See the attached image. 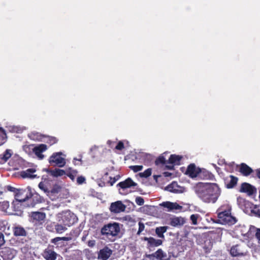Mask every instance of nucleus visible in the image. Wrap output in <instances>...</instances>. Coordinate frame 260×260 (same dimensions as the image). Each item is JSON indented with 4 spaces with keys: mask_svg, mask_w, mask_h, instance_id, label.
<instances>
[{
    "mask_svg": "<svg viewBox=\"0 0 260 260\" xmlns=\"http://www.w3.org/2000/svg\"><path fill=\"white\" fill-rule=\"evenodd\" d=\"M39 188L43 191V192L49 197V189L48 188L47 186L42 182L39 184Z\"/></svg>",
    "mask_w": 260,
    "mask_h": 260,
    "instance_id": "obj_35",
    "label": "nucleus"
},
{
    "mask_svg": "<svg viewBox=\"0 0 260 260\" xmlns=\"http://www.w3.org/2000/svg\"><path fill=\"white\" fill-rule=\"evenodd\" d=\"M3 208L7 209L9 206V203L8 202H4L3 203Z\"/></svg>",
    "mask_w": 260,
    "mask_h": 260,
    "instance_id": "obj_50",
    "label": "nucleus"
},
{
    "mask_svg": "<svg viewBox=\"0 0 260 260\" xmlns=\"http://www.w3.org/2000/svg\"><path fill=\"white\" fill-rule=\"evenodd\" d=\"M46 215L45 213L40 212H32L30 216V220L35 223L37 222L43 221L45 218Z\"/></svg>",
    "mask_w": 260,
    "mask_h": 260,
    "instance_id": "obj_16",
    "label": "nucleus"
},
{
    "mask_svg": "<svg viewBox=\"0 0 260 260\" xmlns=\"http://www.w3.org/2000/svg\"><path fill=\"white\" fill-rule=\"evenodd\" d=\"M256 237L260 241V229H257L255 234Z\"/></svg>",
    "mask_w": 260,
    "mask_h": 260,
    "instance_id": "obj_52",
    "label": "nucleus"
},
{
    "mask_svg": "<svg viewBox=\"0 0 260 260\" xmlns=\"http://www.w3.org/2000/svg\"><path fill=\"white\" fill-rule=\"evenodd\" d=\"M17 252L13 248L5 247L0 250V254L4 260H12L16 255Z\"/></svg>",
    "mask_w": 260,
    "mask_h": 260,
    "instance_id": "obj_8",
    "label": "nucleus"
},
{
    "mask_svg": "<svg viewBox=\"0 0 260 260\" xmlns=\"http://www.w3.org/2000/svg\"><path fill=\"white\" fill-rule=\"evenodd\" d=\"M240 191L247 193L248 196H252L256 192V188L248 183H243L241 185Z\"/></svg>",
    "mask_w": 260,
    "mask_h": 260,
    "instance_id": "obj_11",
    "label": "nucleus"
},
{
    "mask_svg": "<svg viewBox=\"0 0 260 260\" xmlns=\"http://www.w3.org/2000/svg\"><path fill=\"white\" fill-rule=\"evenodd\" d=\"M119 177L118 176L116 177H114L112 178V177H110V180H109V182L110 183L111 186H112L115 182L118 179Z\"/></svg>",
    "mask_w": 260,
    "mask_h": 260,
    "instance_id": "obj_49",
    "label": "nucleus"
},
{
    "mask_svg": "<svg viewBox=\"0 0 260 260\" xmlns=\"http://www.w3.org/2000/svg\"><path fill=\"white\" fill-rule=\"evenodd\" d=\"M151 174V169L148 168L144 172L140 173L139 175L141 177L147 178Z\"/></svg>",
    "mask_w": 260,
    "mask_h": 260,
    "instance_id": "obj_37",
    "label": "nucleus"
},
{
    "mask_svg": "<svg viewBox=\"0 0 260 260\" xmlns=\"http://www.w3.org/2000/svg\"><path fill=\"white\" fill-rule=\"evenodd\" d=\"M47 149V146L45 144H40L39 146L34 147L33 152L40 159H42L44 157L42 153Z\"/></svg>",
    "mask_w": 260,
    "mask_h": 260,
    "instance_id": "obj_19",
    "label": "nucleus"
},
{
    "mask_svg": "<svg viewBox=\"0 0 260 260\" xmlns=\"http://www.w3.org/2000/svg\"><path fill=\"white\" fill-rule=\"evenodd\" d=\"M238 178L233 175L227 177L225 180V184L228 188H233L237 183Z\"/></svg>",
    "mask_w": 260,
    "mask_h": 260,
    "instance_id": "obj_21",
    "label": "nucleus"
},
{
    "mask_svg": "<svg viewBox=\"0 0 260 260\" xmlns=\"http://www.w3.org/2000/svg\"><path fill=\"white\" fill-rule=\"evenodd\" d=\"M12 152L11 150L7 149L5 152L0 155V162L2 164L6 162L12 156Z\"/></svg>",
    "mask_w": 260,
    "mask_h": 260,
    "instance_id": "obj_30",
    "label": "nucleus"
},
{
    "mask_svg": "<svg viewBox=\"0 0 260 260\" xmlns=\"http://www.w3.org/2000/svg\"><path fill=\"white\" fill-rule=\"evenodd\" d=\"M61 152L54 153L49 157V163L58 167H63L65 166L66 162L65 159L61 156Z\"/></svg>",
    "mask_w": 260,
    "mask_h": 260,
    "instance_id": "obj_7",
    "label": "nucleus"
},
{
    "mask_svg": "<svg viewBox=\"0 0 260 260\" xmlns=\"http://www.w3.org/2000/svg\"><path fill=\"white\" fill-rule=\"evenodd\" d=\"M182 157L180 155L172 154L168 160V163L174 165H179Z\"/></svg>",
    "mask_w": 260,
    "mask_h": 260,
    "instance_id": "obj_28",
    "label": "nucleus"
},
{
    "mask_svg": "<svg viewBox=\"0 0 260 260\" xmlns=\"http://www.w3.org/2000/svg\"><path fill=\"white\" fill-rule=\"evenodd\" d=\"M31 138L32 139H37V138H36L35 137V134L32 133L31 134V136H30Z\"/></svg>",
    "mask_w": 260,
    "mask_h": 260,
    "instance_id": "obj_56",
    "label": "nucleus"
},
{
    "mask_svg": "<svg viewBox=\"0 0 260 260\" xmlns=\"http://www.w3.org/2000/svg\"><path fill=\"white\" fill-rule=\"evenodd\" d=\"M14 204H15V202H13L12 203V205H14Z\"/></svg>",
    "mask_w": 260,
    "mask_h": 260,
    "instance_id": "obj_63",
    "label": "nucleus"
},
{
    "mask_svg": "<svg viewBox=\"0 0 260 260\" xmlns=\"http://www.w3.org/2000/svg\"><path fill=\"white\" fill-rule=\"evenodd\" d=\"M60 188L59 185L57 184L54 185L52 188L50 190L49 189V198L53 201L55 200L57 197L56 195L60 191Z\"/></svg>",
    "mask_w": 260,
    "mask_h": 260,
    "instance_id": "obj_22",
    "label": "nucleus"
},
{
    "mask_svg": "<svg viewBox=\"0 0 260 260\" xmlns=\"http://www.w3.org/2000/svg\"><path fill=\"white\" fill-rule=\"evenodd\" d=\"M63 240H67V238L65 237L60 238V237H56L51 240V242L52 243L56 244L57 242Z\"/></svg>",
    "mask_w": 260,
    "mask_h": 260,
    "instance_id": "obj_46",
    "label": "nucleus"
},
{
    "mask_svg": "<svg viewBox=\"0 0 260 260\" xmlns=\"http://www.w3.org/2000/svg\"><path fill=\"white\" fill-rule=\"evenodd\" d=\"M199 217L200 215L198 214H192L190 217V219L191 221L192 224L193 225H197L198 224L197 220Z\"/></svg>",
    "mask_w": 260,
    "mask_h": 260,
    "instance_id": "obj_39",
    "label": "nucleus"
},
{
    "mask_svg": "<svg viewBox=\"0 0 260 260\" xmlns=\"http://www.w3.org/2000/svg\"><path fill=\"white\" fill-rule=\"evenodd\" d=\"M149 258L156 257L160 260H168L167 253L165 252L161 249H158L155 252L149 254L147 256Z\"/></svg>",
    "mask_w": 260,
    "mask_h": 260,
    "instance_id": "obj_18",
    "label": "nucleus"
},
{
    "mask_svg": "<svg viewBox=\"0 0 260 260\" xmlns=\"http://www.w3.org/2000/svg\"><path fill=\"white\" fill-rule=\"evenodd\" d=\"M20 198H24V195H20Z\"/></svg>",
    "mask_w": 260,
    "mask_h": 260,
    "instance_id": "obj_59",
    "label": "nucleus"
},
{
    "mask_svg": "<svg viewBox=\"0 0 260 260\" xmlns=\"http://www.w3.org/2000/svg\"><path fill=\"white\" fill-rule=\"evenodd\" d=\"M173 167V166H171V167H168V168H169V169H171Z\"/></svg>",
    "mask_w": 260,
    "mask_h": 260,
    "instance_id": "obj_61",
    "label": "nucleus"
},
{
    "mask_svg": "<svg viewBox=\"0 0 260 260\" xmlns=\"http://www.w3.org/2000/svg\"><path fill=\"white\" fill-rule=\"evenodd\" d=\"M74 160H78V161H81L82 159H81V158L77 159V158H74Z\"/></svg>",
    "mask_w": 260,
    "mask_h": 260,
    "instance_id": "obj_58",
    "label": "nucleus"
},
{
    "mask_svg": "<svg viewBox=\"0 0 260 260\" xmlns=\"http://www.w3.org/2000/svg\"><path fill=\"white\" fill-rule=\"evenodd\" d=\"M88 245L89 247H93L95 245V241L90 240L88 242Z\"/></svg>",
    "mask_w": 260,
    "mask_h": 260,
    "instance_id": "obj_51",
    "label": "nucleus"
},
{
    "mask_svg": "<svg viewBox=\"0 0 260 260\" xmlns=\"http://www.w3.org/2000/svg\"><path fill=\"white\" fill-rule=\"evenodd\" d=\"M237 200L238 206L243 210L245 208L249 207L250 206V203L249 202L240 197L237 198Z\"/></svg>",
    "mask_w": 260,
    "mask_h": 260,
    "instance_id": "obj_29",
    "label": "nucleus"
},
{
    "mask_svg": "<svg viewBox=\"0 0 260 260\" xmlns=\"http://www.w3.org/2000/svg\"><path fill=\"white\" fill-rule=\"evenodd\" d=\"M85 178L84 176H78L77 178V183L78 184H82L85 182Z\"/></svg>",
    "mask_w": 260,
    "mask_h": 260,
    "instance_id": "obj_44",
    "label": "nucleus"
},
{
    "mask_svg": "<svg viewBox=\"0 0 260 260\" xmlns=\"http://www.w3.org/2000/svg\"><path fill=\"white\" fill-rule=\"evenodd\" d=\"M218 217L220 222L224 224H233L237 221L236 218L231 215L230 209L219 212Z\"/></svg>",
    "mask_w": 260,
    "mask_h": 260,
    "instance_id": "obj_6",
    "label": "nucleus"
},
{
    "mask_svg": "<svg viewBox=\"0 0 260 260\" xmlns=\"http://www.w3.org/2000/svg\"><path fill=\"white\" fill-rule=\"evenodd\" d=\"M144 229H145L144 224L143 223H142V222L140 221L139 222V229H138L137 234L138 235H140L141 234V233H142V232L144 231Z\"/></svg>",
    "mask_w": 260,
    "mask_h": 260,
    "instance_id": "obj_42",
    "label": "nucleus"
},
{
    "mask_svg": "<svg viewBox=\"0 0 260 260\" xmlns=\"http://www.w3.org/2000/svg\"><path fill=\"white\" fill-rule=\"evenodd\" d=\"M186 174L192 178L199 176L202 177V175L205 176V179H211L213 177V175L208 171H203L199 172L194 164H190L187 167L186 171Z\"/></svg>",
    "mask_w": 260,
    "mask_h": 260,
    "instance_id": "obj_5",
    "label": "nucleus"
},
{
    "mask_svg": "<svg viewBox=\"0 0 260 260\" xmlns=\"http://www.w3.org/2000/svg\"><path fill=\"white\" fill-rule=\"evenodd\" d=\"M97 148H98V147H97L96 146H92V147L90 148V151H93L94 150L96 149Z\"/></svg>",
    "mask_w": 260,
    "mask_h": 260,
    "instance_id": "obj_54",
    "label": "nucleus"
},
{
    "mask_svg": "<svg viewBox=\"0 0 260 260\" xmlns=\"http://www.w3.org/2000/svg\"><path fill=\"white\" fill-rule=\"evenodd\" d=\"M251 213L255 216L260 217V209L255 207L254 209L251 210Z\"/></svg>",
    "mask_w": 260,
    "mask_h": 260,
    "instance_id": "obj_45",
    "label": "nucleus"
},
{
    "mask_svg": "<svg viewBox=\"0 0 260 260\" xmlns=\"http://www.w3.org/2000/svg\"><path fill=\"white\" fill-rule=\"evenodd\" d=\"M13 232L16 237L26 236L27 233L25 229L20 225H16L13 227Z\"/></svg>",
    "mask_w": 260,
    "mask_h": 260,
    "instance_id": "obj_23",
    "label": "nucleus"
},
{
    "mask_svg": "<svg viewBox=\"0 0 260 260\" xmlns=\"http://www.w3.org/2000/svg\"><path fill=\"white\" fill-rule=\"evenodd\" d=\"M159 177V176H156V175H154L153 176V177H154V179L157 181V178Z\"/></svg>",
    "mask_w": 260,
    "mask_h": 260,
    "instance_id": "obj_57",
    "label": "nucleus"
},
{
    "mask_svg": "<svg viewBox=\"0 0 260 260\" xmlns=\"http://www.w3.org/2000/svg\"><path fill=\"white\" fill-rule=\"evenodd\" d=\"M257 176L260 178V169L256 170Z\"/></svg>",
    "mask_w": 260,
    "mask_h": 260,
    "instance_id": "obj_55",
    "label": "nucleus"
},
{
    "mask_svg": "<svg viewBox=\"0 0 260 260\" xmlns=\"http://www.w3.org/2000/svg\"><path fill=\"white\" fill-rule=\"evenodd\" d=\"M126 206L120 201H118L111 203L110 210L114 213H119L125 211Z\"/></svg>",
    "mask_w": 260,
    "mask_h": 260,
    "instance_id": "obj_10",
    "label": "nucleus"
},
{
    "mask_svg": "<svg viewBox=\"0 0 260 260\" xmlns=\"http://www.w3.org/2000/svg\"><path fill=\"white\" fill-rule=\"evenodd\" d=\"M143 240L147 241L148 246L149 247H157L160 246L162 243L161 239H156L153 237H144Z\"/></svg>",
    "mask_w": 260,
    "mask_h": 260,
    "instance_id": "obj_20",
    "label": "nucleus"
},
{
    "mask_svg": "<svg viewBox=\"0 0 260 260\" xmlns=\"http://www.w3.org/2000/svg\"><path fill=\"white\" fill-rule=\"evenodd\" d=\"M52 144L55 143L57 142V140L55 138H52L51 139Z\"/></svg>",
    "mask_w": 260,
    "mask_h": 260,
    "instance_id": "obj_53",
    "label": "nucleus"
},
{
    "mask_svg": "<svg viewBox=\"0 0 260 260\" xmlns=\"http://www.w3.org/2000/svg\"><path fill=\"white\" fill-rule=\"evenodd\" d=\"M45 170L51 176L55 177L62 176L66 174V172L64 170L59 169H55L53 170L45 169Z\"/></svg>",
    "mask_w": 260,
    "mask_h": 260,
    "instance_id": "obj_26",
    "label": "nucleus"
},
{
    "mask_svg": "<svg viewBox=\"0 0 260 260\" xmlns=\"http://www.w3.org/2000/svg\"><path fill=\"white\" fill-rule=\"evenodd\" d=\"M57 253L51 249H47L44 252V257L46 260H55Z\"/></svg>",
    "mask_w": 260,
    "mask_h": 260,
    "instance_id": "obj_24",
    "label": "nucleus"
},
{
    "mask_svg": "<svg viewBox=\"0 0 260 260\" xmlns=\"http://www.w3.org/2000/svg\"><path fill=\"white\" fill-rule=\"evenodd\" d=\"M8 128L9 131L12 133H20L22 131V128L18 126L9 125Z\"/></svg>",
    "mask_w": 260,
    "mask_h": 260,
    "instance_id": "obj_34",
    "label": "nucleus"
},
{
    "mask_svg": "<svg viewBox=\"0 0 260 260\" xmlns=\"http://www.w3.org/2000/svg\"><path fill=\"white\" fill-rule=\"evenodd\" d=\"M34 147L32 145H25L23 146V150L26 153L30 154L31 152H33Z\"/></svg>",
    "mask_w": 260,
    "mask_h": 260,
    "instance_id": "obj_36",
    "label": "nucleus"
},
{
    "mask_svg": "<svg viewBox=\"0 0 260 260\" xmlns=\"http://www.w3.org/2000/svg\"><path fill=\"white\" fill-rule=\"evenodd\" d=\"M137 184L134 182L130 178L126 179L124 181L119 182L117 186H119V192L121 194H125L126 193L124 191L127 188H130L132 186H136Z\"/></svg>",
    "mask_w": 260,
    "mask_h": 260,
    "instance_id": "obj_9",
    "label": "nucleus"
},
{
    "mask_svg": "<svg viewBox=\"0 0 260 260\" xmlns=\"http://www.w3.org/2000/svg\"><path fill=\"white\" fill-rule=\"evenodd\" d=\"M136 204L139 206H142L144 203V199L140 197H138L136 198Z\"/></svg>",
    "mask_w": 260,
    "mask_h": 260,
    "instance_id": "obj_43",
    "label": "nucleus"
},
{
    "mask_svg": "<svg viewBox=\"0 0 260 260\" xmlns=\"http://www.w3.org/2000/svg\"><path fill=\"white\" fill-rule=\"evenodd\" d=\"M119 224L117 222L109 223L104 225L101 230L102 235L111 238L118 235L120 232Z\"/></svg>",
    "mask_w": 260,
    "mask_h": 260,
    "instance_id": "obj_3",
    "label": "nucleus"
},
{
    "mask_svg": "<svg viewBox=\"0 0 260 260\" xmlns=\"http://www.w3.org/2000/svg\"><path fill=\"white\" fill-rule=\"evenodd\" d=\"M166 190L173 193H181L183 191L184 188L178 186L177 183L173 182L166 187Z\"/></svg>",
    "mask_w": 260,
    "mask_h": 260,
    "instance_id": "obj_15",
    "label": "nucleus"
},
{
    "mask_svg": "<svg viewBox=\"0 0 260 260\" xmlns=\"http://www.w3.org/2000/svg\"><path fill=\"white\" fill-rule=\"evenodd\" d=\"M130 169L135 172L141 171L143 169L142 166H132L129 167Z\"/></svg>",
    "mask_w": 260,
    "mask_h": 260,
    "instance_id": "obj_41",
    "label": "nucleus"
},
{
    "mask_svg": "<svg viewBox=\"0 0 260 260\" xmlns=\"http://www.w3.org/2000/svg\"><path fill=\"white\" fill-rule=\"evenodd\" d=\"M197 196L206 203H215L220 194V189L216 183H199L194 188Z\"/></svg>",
    "mask_w": 260,
    "mask_h": 260,
    "instance_id": "obj_1",
    "label": "nucleus"
},
{
    "mask_svg": "<svg viewBox=\"0 0 260 260\" xmlns=\"http://www.w3.org/2000/svg\"><path fill=\"white\" fill-rule=\"evenodd\" d=\"M59 222L64 225L71 226L78 221L77 216L70 210H66L58 215Z\"/></svg>",
    "mask_w": 260,
    "mask_h": 260,
    "instance_id": "obj_4",
    "label": "nucleus"
},
{
    "mask_svg": "<svg viewBox=\"0 0 260 260\" xmlns=\"http://www.w3.org/2000/svg\"><path fill=\"white\" fill-rule=\"evenodd\" d=\"M5 243L4 234L0 232V247L2 246Z\"/></svg>",
    "mask_w": 260,
    "mask_h": 260,
    "instance_id": "obj_47",
    "label": "nucleus"
},
{
    "mask_svg": "<svg viewBox=\"0 0 260 260\" xmlns=\"http://www.w3.org/2000/svg\"><path fill=\"white\" fill-rule=\"evenodd\" d=\"M240 172L245 176L249 175L252 172V169L244 163H242L240 165Z\"/></svg>",
    "mask_w": 260,
    "mask_h": 260,
    "instance_id": "obj_25",
    "label": "nucleus"
},
{
    "mask_svg": "<svg viewBox=\"0 0 260 260\" xmlns=\"http://www.w3.org/2000/svg\"><path fill=\"white\" fill-rule=\"evenodd\" d=\"M85 239H86V237H84V236H83V237H82V240H83V241H84V240H85Z\"/></svg>",
    "mask_w": 260,
    "mask_h": 260,
    "instance_id": "obj_60",
    "label": "nucleus"
},
{
    "mask_svg": "<svg viewBox=\"0 0 260 260\" xmlns=\"http://www.w3.org/2000/svg\"><path fill=\"white\" fill-rule=\"evenodd\" d=\"M7 189L8 191L13 192L15 193L16 202H25L32 196L31 188L29 186L27 187L26 189H19L8 185L7 186Z\"/></svg>",
    "mask_w": 260,
    "mask_h": 260,
    "instance_id": "obj_2",
    "label": "nucleus"
},
{
    "mask_svg": "<svg viewBox=\"0 0 260 260\" xmlns=\"http://www.w3.org/2000/svg\"><path fill=\"white\" fill-rule=\"evenodd\" d=\"M30 206L34 207V204H31V205Z\"/></svg>",
    "mask_w": 260,
    "mask_h": 260,
    "instance_id": "obj_62",
    "label": "nucleus"
},
{
    "mask_svg": "<svg viewBox=\"0 0 260 260\" xmlns=\"http://www.w3.org/2000/svg\"><path fill=\"white\" fill-rule=\"evenodd\" d=\"M112 253V251L109 247L106 246L101 249L98 254V258L102 260H107Z\"/></svg>",
    "mask_w": 260,
    "mask_h": 260,
    "instance_id": "obj_13",
    "label": "nucleus"
},
{
    "mask_svg": "<svg viewBox=\"0 0 260 260\" xmlns=\"http://www.w3.org/2000/svg\"><path fill=\"white\" fill-rule=\"evenodd\" d=\"M185 222V220L182 217H173L169 219V224L174 227L182 226Z\"/></svg>",
    "mask_w": 260,
    "mask_h": 260,
    "instance_id": "obj_12",
    "label": "nucleus"
},
{
    "mask_svg": "<svg viewBox=\"0 0 260 260\" xmlns=\"http://www.w3.org/2000/svg\"><path fill=\"white\" fill-rule=\"evenodd\" d=\"M166 160L165 158L163 156H160L158 158L155 160V164L156 165H159L160 164H166Z\"/></svg>",
    "mask_w": 260,
    "mask_h": 260,
    "instance_id": "obj_40",
    "label": "nucleus"
},
{
    "mask_svg": "<svg viewBox=\"0 0 260 260\" xmlns=\"http://www.w3.org/2000/svg\"><path fill=\"white\" fill-rule=\"evenodd\" d=\"M230 253L233 256H240L245 255L246 252L240 245H236L231 248Z\"/></svg>",
    "mask_w": 260,
    "mask_h": 260,
    "instance_id": "obj_14",
    "label": "nucleus"
},
{
    "mask_svg": "<svg viewBox=\"0 0 260 260\" xmlns=\"http://www.w3.org/2000/svg\"><path fill=\"white\" fill-rule=\"evenodd\" d=\"M160 206L168 209L167 211H172L173 210H180L182 209V206L176 203L170 202H164L160 204Z\"/></svg>",
    "mask_w": 260,
    "mask_h": 260,
    "instance_id": "obj_17",
    "label": "nucleus"
},
{
    "mask_svg": "<svg viewBox=\"0 0 260 260\" xmlns=\"http://www.w3.org/2000/svg\"><path fill=\"white\" fill-rule=\"evenodd\" d=\"M66 174L72 180L74 181L75 178L77 176L78 171L76 170L69 168Z\"/></svg>",
    "mask_w": 260,
    "mask_h": 260,
    "instance_id": "obj_32",
    "label": "nucleus"
},
{
    "mask_svg": "<svg viewBox=\"0 0 260 260\" xmlns=\"http://www.w3.org/2000/svg\"><path fill=\"white\" fill-rule=\"evenodd\" d=\"M66 225H62L61 224H56L55 225V231L58 234H61L65 232L67 228L66 227Z\"/></svg>",
    "mask_w": 260,
    "mask_h": 260,
    "instance_id": "obj_33",
    "label": "nucleus"
},
{
    "mask_svg": "<svg viewBox=\"0 0 260 260\" xmlns=\"http://www.w3.org/2000/svg\"><path fill=\"white\" fill-rule=\"evenodd\" d=\"M36 172V170L34 169H28L26 171L21 172V176L23 178H34L37 177L36 175H34V173Z\"/></svg>",
    "mask_w": 260,
    "mask_h": 260,
    "instance_id": "obj_27",
    "label": "nucleus"
},
{
    "mask_svg": "<svg viewBox=\"0 0 260 260\" xmlns=\"http://www.w3.org/2000/svg\"><path fill=\"white\" fill-rule=\"evenodd\" d=\"M116 149H117V150H122L123 148H124V145H123V143L120 141L118 144L117 145V146H116Z\"/></svg>",
    "mask_w": 260,
    "mask_h": 260,
    "instance_id": "obj_48",
    "label": "nucleus"
},
{
    "mask_svg": "<svg viewBox=\"0 0 260 260\" xmlns=\"http://www.w3.org/2000/svg\"><path fill=\"white\" fill-rule=\"evenodd\" d=\"M169 229L167 226H159L155 229V233L158 237L162 239L165 238L164 234L167 232Z\"/></svg>",
    "mask_w": 260,
    "mask_h": 260,
    "instance_id": "obj_31",
    "label": "nucleus"
},
{
    "mask_svg": "<svg viewBox=\"0 0 260 260\" xmlns=\"http://www.w3.org/2000/svg\"><path fill=\"white\" fill-rule=\"evenodd\" d=\"M6 138V134L5 131L0 127V145L4 143V140Z\"/></svg>",
    "mask_w": 260,
    "mask_h": 260,
    "instance_id": "obj_38",
    "label": "nucleus"
}]
</instances>
